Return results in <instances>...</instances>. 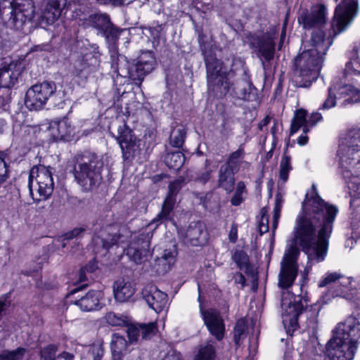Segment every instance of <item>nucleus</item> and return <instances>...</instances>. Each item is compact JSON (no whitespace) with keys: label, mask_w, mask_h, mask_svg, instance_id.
Returning <instances> with one entry per match:
<instances>
[{"label":"nucleus","mask_w":360,"mask_h":360,"mask_svg":"<svg viewBox=\"0 0 360 360\" xmlns=\"http://www.w3.org/2000/svg\"><path fill=\"white\" fill-rule=\"evenodd\" d=\"M312 189L315 193L303 205V213L297 219L294 238L281 262L278 285L283 290L290 288L297 276V245L307 255L310 266L323 262L328 252V240L338 209L324 201L318 195L314 185Z\"/></svg>","instance_id":"f257e3e1"},{"label":"nucleus","mask_w":360,"mask_h":360,"mask_svg":"<svg viewBox=\"0 0 360 360\" xmlns=\"http://www.w3.org/2000/svg\"><path fill=\"white\" fill-rule=\"evenodd\" d=\"M360 340V314L349 316L335 328L333 338L326 345L330 360H352Z\"/></svg>","instance_id":"f03ea898"},{"label":"nucleus","mask_w":360,"mask_h":360,"mask_svg":"<svg viewBox=\"0 0 360 360\" xmlns=\"http://www.w3.org/2000/svg\"><path fill=\"white\" fill-rule=\"evenodd\" d=\"M338 155L343 179L353 199L360 198V133L348 134L340 145Z\"/></svg>","instance_id":"7ed1b4c3"},{"label":"nucleus","mask_w":360,"mask_h":360,"mask_svg":"<svg viewBox=\"0 0 360 360\" xmlns=\"http://www.w3.org/2000/svg\"><path fill=\"white\" fill-rule=\"evenodd\" d=\"M195 30L198 32V42L207 68L208 90L217 96H225L231 86L226 70H224L222 62L212 55V44L209 41V37L200 32L198 27H196Z\"/></svg>","instance_id":"20e7f679"},{"label":"nucleus","mask_w":360,"mask_h":360,"mask_svg":"<svg viewBox=\"0 0 360 360\" xmlns=\"http://www.w3.org/2000/svg\"><path fill=\"white\" fill-rule=\"evenodd\" d=\"M101 170L102 162L95 153L84 152L75 157L72 174L83 191L98 188L102 180Z\"/></svg>","instance_id":"39448f33"},{"label":"nucleus","mask_w":360,"mask_h":360,"mask_svg":"<svg viewBox=\"0 0 360 360\" xmlns=\"http://www.w3.org/2000/svg\"><path fill=\"white\" fill-rule=\"evenodd\" d=\"M290 295L288 292H283L281 297V308L283 309V323L288 328V332L294 331L298 326V320L306 319V328L311 334H314L318 329V316L321 307L315 304L310 309H304L300 300L292 302L288 301L285 295Z\"/></svg>","instance_id":"423d86ee"},{"label":"nucleus","mask_w":360,"mask_h":360,"mask_svg":"<svg viewBox=\"0 0 360 360\" xmlns=\"http://www.w3.org/2000/svg\"><path fill=\"white\" fill-rule=\"evenodd\" d=\"M112 55L111 68L114 73L122 77H129L141 84L144 77L155 68V58L152 51H143L138 58L137 62L131 66L124 56Z\"/></svg>","instance_id":"0eeeda50"},{"label":"nucleus","mask_w":360,"mask_h":360,"mask_svg":"<svg viewBox=\"0 0 360 360\" xmlns=\"http://www.w3.org/2000/svg\"><path fill=\"white\" fill-rule=\"evenodd\" d=\"M323 58L316 50H304L295 59L292 84L295 87H309L319 77Z\"/></svg>","instance_id":"6e6552de"},{"label":"nucleus","mask_w":360,"mask_h":360,"mask_svg":"<svg viewBox=\"0 0 360 360\" xmlns=\"http://www.w3.org/2000/svg\"><path fill=\"white\" fill-rule=\"evenodd\" d=\"M304 28H311L310 43L316 55L323 58L333 43V39L347 30L349 24H303Z\"/></svg>","instance_id":"1a4fd4ad"},{"label":"nucleus","mask_w":360,"mask_h":360,"mask_svg":"<svg viewBox=\"0 0 360 360\" xmlns=\"http://www.w3.org/2000/svg\"><path fill=\"white\" fill-rule=\"evenodd\" d=\"M32 0H1L0 21L1 22H30L34 15Z\"/></svg>","instance_id":"9d476101"},{"label":"nucleus","mask_w":360,"mask_h":360,"mask_svg":"<svg viewBox=\"0 0 360 360\" xmlns=\"http://www.w3.org/2000/svg\"><path fill=\"white\" fill-rule=\"evenodd\" d=\"M28 187L35 201L45 200L53 193L54 183L50 167H40L31 170Z\"/></svg>","instance_id":"9b49d317"},{"label":"nucleus","mask_w":360,"mask_h":360,"mask_svg":"<svg viewBox=\"0 0 360 360\" xmlns=\"http://www.w3.org/2000/svg\"><path fill=\"white\" fill-rule=\"evenodd\" d=\"M56 94V86L54 82H44L36 84L27 91L25 105L30 110L35 111L42 109L49 99L56 105L53 99Z\"/></svg>","instance_id":"f8f14e48"},{"label":"nucleus","mask_w":360,"mask_h":360,"mask_svg":"<svg viewBox=\"0 0 360 360\" xmlns=\"http://www.w3.org/2000/svg\"><path fill=\"white\" fill-rule=\"evenodd\" d=\"M337 101H342V106L359 102L360 90L349 84H333L328 89L327 96L320 105L319 110H326L335 107Z\"/></svg>","instance_id":"ddd939ff"},{"label":"nucleus","mask_w":360,"mask_h":360,"mask_svg":"<svg viewBox=\"0 0 360 360\" xmlns=\"http://www.w3.org/2000/svg\"><path fill=\"white\" fill-rule=\"evenodd\" d=\"M185 184V179L181 176L169 183L168 193L162 203L161 211L153 219V223L158 225L172 219V212L176 201V195Z\"/></svg>","instance_id":"4468645a"},{"label":"nucleus","mask_w":360,"mask_h":360,"mask_svg":"<svg viewBox=\"0 0 360 360\" xmlns=\"http://www.w3.org/2000/svg\"><path fill=\"white\" fill-rule=\"evenodd\" d=\"M198 302H200V314L208 330L217 340H222L225 333V324L220 313L212 309L204 310L200 292Z\"/></svg>","instance_id":"2eb2a0df"},{"label":"nucleus","mask_w":360,"mask_h":360,"mask_svg":"<svg viewBox=\"0 0 360 360\" xmlns=\"http://www.w3.org/2000/svg\"><path fill=\"white\" fill-rule=\"evenodd\" d=\"M117 140L122 149V157L124 160H129L139 153L140 150L139 141L126 125L118 129Z\"/></svg>","instance_id":"dca6fc26"},{"label":"nucleus","mask_w":360,"mask_h":360,"mask_svg":"<svg viewBox=\"0 0 360 360\" xmlns=\"http://www.w3.org/2000/svg\"><path fill=\"white\" fill-rule=\"evenodd\" d=\"M141 295L148 307L157 313L162 311L167 305V295L152 283H148L143 288Z\"/></svg>","instance_id":"f3484780"},{"label":"nucleus","mask_w":360,"mask_h":360,"mask_svg":"<svg viewBox=\"0 0 360 360\" xmlns=\"http://www.w3.org/2000/svg\"><path fill=\"white\" fill-rule=\"evenodd\" d=\"M149 248V235L141 234L130 243L127 249V255L136 264H141L150 255Z\"/></svg>","instance_id":"a211bd4d"},{"label":"nucleus","mask_w":360,"mask_h":360,"mask_svg":"<svg viewBox=\"0 0 360 360\" xmlns=\"http://www.w3.org/2000/svg\"><path fill=\"white\" fill-rule=\"evenodd\" d=\"M185 243L193 246L205 244L207 240V233L203 223L198 221L190 224L185 231L181 233Z\"/></svg>","instance_id":"6ab92c4d"},{"label":"nucleus","mask_w":360,"mask_h":360,"mask_svg":"<svg viewBox=\"0 0 360 360\" xmlns=\"http://www.w3.org/2000/svg\"><path fill=\"white\" fill-rule=\"evenodd\" d=\"M338 0H335L338 1ZM358 0H342L336 6L334 18L337 22H351L358 13Z\"/></svg>","instance_id":"aec40b11"},{"label":"nucleus","mask_w":360,"mask_h":360,"mask_svg":"<svg viewBox=\"0 0 360 360\" xmlns=\"http://www.w3.org/2000/svg\"><path fill=\"white\" fill-rule=\"evenodd\" d=\"M272 34H264L261 37H252L250 44L252 47L257 49L261 56L266 60H271L274 56L275 42L274 35Z\"/></svg>","instance_id":"412c9836"},{"label":"nucleus","mask_w":360,"mask_h":360,"mask_svg":"<svg viewBox=\"0 0 360 360\" xmlns=\"http://www.w3.org/2000/svg\"><path fill=\"white\" fill-rule=\"evenodd\" d=\"M21 63H11L0 69V86L10 88L15 85L22 71Z\"/></svg>","instance_id":"4be33fe9"},{"label":"nucleus","mask_w":360,"mask_h":360,"mask_svg":"<svg viewBox=\"0 0 360 360\" xmlns=\"http://www.w3.org/2000/svg\"><path fill=\"white\" fill-rule=\"evenodd\" d=\"M48 131L54 141L68 140L72 131V127L68 120H53L49 123Z\"/></svg>","instance_id":"5701e85b"},{"label":"nucleus","mask_w":360,"mask_h":360,"mask_svg":"<svg viewBox=\"0 0 360 360\" xmlns=\"http://www.w3.org/2000/svg\"><path fill=\"white\" fill-rule=\"evenodd\" d=\"M110 349L111 360H123L127 352V342L126 339L117 333L113 334L110 342ZM126 360H138V358L133 355H129L126 357Z\"/></svg>","instance_id":"b1692460"},{"label":"nucleus","mask_w":360,"mask_h":360,"mask_svg":"<svg viewBox=\"0 0 360 360\" xmlns=\"http://www.w3.org/2000/svg\"><path fill=\"white\" fill-rule=\"evenodd\" d=\"M103 292L100 290H90L79 300L75 301L77 305L84 311H91L101 308V300Z\"/></svg>","instance_id":"393cba45"},{"label":"nucleus","mask_w":360,"mask_h":360,"mask_svg":"<svg viewBox=\"0 0 360 360\" xmlns=\"http://www.w3.org/2000/svg\"><path fill=\"white\" fill-rule=\"evenodd\" d=\"M236 173L237 171L221 165L217 173V187L222 188L226 193H231L234 189Z\"/></svg>","instance_id":"a878e982"},{"label":"nucleus","mask_w":360,"mask_h":360,"mask_svg":"<svg viewBox=\"0 0 360 360\" xmlns=\"http://www.w3.org/2000/svg\"><path fill=\"white\" fill-rule=\"evenodd\" d=\"M327 9L323 4L314 5L310 13L303 10L298 18V22H326Z\"/></svg>","instance_id":"bb28decb"},{"label":"nucleus","mask_w":360,"mask_h":360,"mask_svg":"<svg viewBox=\"0 0 360 360\" xmlns=\"http://www.w3.org/2000/svg\"><path fill=\"white\" fill-rule=\"evenodd\" d=\"M114 296L120 302L127 301L135 292L134 285L129 281L119 279L113 285Z\"/></svg>","instance_id":"cd10ccee"},{"label":"nucleus","mask_w":360,"mask_h":360,"mask_svg":"<svg viewBox=\"0 0 360 360\" xmlns=\"http://www.w3.org/2000/svg\"><path fill=\"white\" fill-rule=\"evenodd\" d=\"M66 5V0H48L41 16L46 22H54L61 15L62 9Z\"/></svg>","instance_id":"c85d7f7f"},{"label":"nucleus","mask_w":360,"mask_h":360,"mask_svg":"<svg viewBox=\"0 0 360 360\" xmlns=\"http://www.w3.org/2000/svg\"><path fill=\"white\" fill-rule=\"evenodd\" d=\"M360 75V58L358 49L354 47L350 53L349 60L346 63L343 71V77L347 80H352L353 77Z\"/></svg>","instance_id":"c756f323"},{"label":"nucleus","mask_w":360,"mask_h":360,"mask_svg":"<svg viewBox=\"0 0 360 360\" xmlns=\"http://www.w3.org/2000/svg\"><path fill=\"white\" fill-rule=\"evenodd\" d=\"M110 229V231L108 232V236L103 239V246L105 249L124 242L123 234L117 225L111 226Z\"/></svg>","instance_id":"7c9ffc66"},{"label":"nucleus","mask_w":360,"mask_h":360,"mask_svg":"<svg viewBox=\"0 0 360 360\" xmlns=\"http://www.w3.org/2000/svg\"><path fill=\"white\" fill-rule=\"evenodd\" d=\"M302 126L304 127V132L307 133L309 131L307 120V111L303 109H300L296 111L294 119L292 121L290 133L294 134L297 132Z\"/></svg>","instance_id":"2f4dec72"},{"label":"nucleus","mask_w":360,"mask_h":360,"mask_svg":"<svg viewBox=\"0 0 360 360\" xmlns=\"http://www.w3.org/2000/svg\"><path fill=\"white\" fill-rule=\"evenodd\" d=\"M186 134V132L184 126L175 127L170 133L169 144L172 147L181 148L185 141Z\"/></svg>","instance_id":"473e14b6"},{"label":"nucleus","mask_w":360,"mask_h":360,"mask_svg":"<svg viewBox=\"0 0 360 360\" xmlns=\"http://www.w3.org/2000/svg\"><path fill=\"white\" fill-rule=\"evenodd\" d=\"M245 152L243 148L240 146L238 150L231 153L226 161L222 165L228 166L229 168L238 172L244 158Z\"/></svg>","instance_id":"72a5a7b5"},{"label":"nucleus","mask_w":360,"mask_h":360,"mask_svg":"<svg viewBox=\"0 0 360 360\" xmlns=\"http://www.w3.org/2000/svg\"><path fill=\"white\" fill-rule=\"evenodd\" d=\"M167 167L174 169H179L185 162V157L180 151L169 153L165 158Z\"/></svg>","instance_id":"f704fd0d"},{"label":"nucleus","mask_w":360,"mask_h":360,"mask_svg":"<svg viewBox=\"0 0 360 360\" xmlns=\"http://www.w3.org/2000/svg\"><path fill=\"white\" fill-rule=\"evenodd\" d=\"M215 344L212 340H208L204 347H202L195 360H214Z\"/></svg>","instance_id":"c9c22d12"},{"label":"nucleus","mask_w":360,"mask_h":360,"mask_svg":"<svg viewBox=\"0 0 360 360\" xmlns=\"http://www.w3.org/2000/svg\"><path fill=\"white\" fill-rule=\"evenodd\" d=\"M291 158L284 153L280 162L279 179L285 183L288 179V173L292 170Z\"/></svg>","instance_id":"e433bc0d"},{"label":"nucleus","mask_w":360,"mask_h":360,"mask_svg":"<svg viewBox=\"0 0 360 360\" xmlns=\"http://www.w3.org/2000/svg\"><path fill=\"white\" fill-rule=\"evenodd\" d=\"M105 319L106 323L112 326H125L128 323L127 316L118 315L112 311L105 314Z\"/></svg>","instance_id":"4c0bfd02"},{"label":"nucleus","mask_w":360,"mask_h":360,"mask_svg":"<svg viewBox=\"0 0 360 360\" xmlns=\"http://www.w3.org/2000/svg\"><path fill=\"white\" fill-rule=\"evenodd\" d=\"M283 203V198L280 193H278L275 197V206L274 208V215L272 221V231L274 232L278 226L280 213Z\"/></svg>","instance_id":"58836bf2"},{"label":"nucleus","mask_w":360,"mask_h":360,"mask_svg":"<svg viewBox=\"0 0 360 360\" xmlns=\"http://www.w3.org/2000/svg\"><path fill=\"white\" fill-rule=\"evenodd\" d=\"M141 329V335L142 339L148 340L153 337L157 331L158 328L155 322H150L148 323L139 324Z\"/></svg>","instance_id":"ea45409f"},{"label":"nucleus","mask_w":360,"mask_h":360,"mask_svg":"<svg viewBox=\"0 0 360 360\" xmlns=\"http://www.w3.org/2000/svg\"><path fill=\"white\" fill-rule=\"evenodd\" d=\"M246 193L247 190L245 183L243 181L238 182L235 193L231 200V205L234 206L240 205L244 200L243 195Z\"/></svg>","instance_id":"a19ab883"},{"label":"nucleus","mask_w":360,"mask_h":360,"mask_svg":"<svg viewBox=\"0 0 360 360\" xmlns=\"http://www.w3.org/2000/svg\"><path fill=\"white\" fill-rule=\"evenodd\" d=\"M101 28L103 30L105 38L112 41L116 40L122 32L114 24H101Z\"/></svg>","instance_id":"79ce46f5"},{"label":"nucleus","mask_w":360,"mask_h":360,"mask_svg":"<svg viewBox=\"0 0 360 360\" xmlns=\"http://www.w3.org/2000/svg\"><path fill=\"white\" fill-rule=\"evenodd\" d=\"M247 326L245 320L239 319L234 328V341L236 345H239L242 339L245 337Z\"/></svg>","instance_id":"37998d69"},{"label":"nucleus","mask_w":360,"mask_h":360,"mask_svg":"<svg viewBox=\"0 0 360 360\" xmlns=\"http://www.w3.org/2000/svg\"><path fill=\"white\" fill-rule=\"evenodd\" d=\"M343 278L344 276L338 272L327 273L320 281L319 286L323 288L333 283H336L338 281Z\"/></svg>","instance_id":"c03bdc74"},{"label":"nucleus","mask_w":360,"mask_h":360,"mask_svg":"<svg viewBox=\"0 0 360 360\" xmlns=\"http://www.w3.org/2000/svg\"><path fill=\"white\" fill-rule=\"evenodd\" d=\"M57 346L49 345L41 349V360H56Z\"/></svg>","instance_id":"a18cd8bd"},{"label":"nucleus","mask_w":360,"mask_h":360,"mask_svg":"<svg viewBox=\"0 0 360 360\" xmlns=\"http://www.w3.org/2000/svg\"><path fill=\"white\" fill-rule=\"evenodd\" d=\"M232 259L240 269L245 267L248 262L247 254L240 250H236L233 253Z\"/></svg>","instance_id":"49530a36"},{"label":"nucleus","mask_w":360,"mask_h":360,"mask_svg":"<svg viewBox=\"0 0 360 360\" xmlns=\"http://www.w3.org/2000/svg\"><path fill=\"white\" fill-rule=\"evenodd\" d=\"M212 169L206 167L205 170L200 171L198 173L194 181L202 185L207 184L212 178Z\"/></svg>","instance_id":"de8ad7c7"},{"label":"nucleus","mask_w":360,"mask_h":360,"mask_svg":"<svg viewBox=\"0 0 360 360\" xmlns=\"http://www.w3.org/2000/svg\"><path fill=\"white\" fill-rule=\"evenodd\" d=\"M127 332L130 343L136 342L141 335V329L139 324L129 326Z\"/></svg>","instance_id":"09e8293b"},{"label":"nucleus","mask_w":360,"mask_h":360,"mask_svg":"<svg viewBox=\"0 0 360 360\" xmlns=\"http://www.w3.org/2000/svg\"><path fill=\"white\" fill-rule=\"evenodd\" d=\"M89 22H110V16L107 13L94 12L89 15Z\"/></svg>","instance_id":"8fccbe9b"},{"label":"nucleus","mask_w":360,"mask_h":360,"mask_svg":"<svg viewBox=\"0 0 360 360\" xmlns=\"http://www.w3.org/2000/svg\"><path fill=\"white\" fill-rule=\"evenodd\" d=\"M269 231V217L264 208L261 210V219L259 223V231L261 234L266 233Z\"/></svg>","instance_id":"3c124183"},{"label":"nucleus","mask_w":360,"mask_h":360,"mask_svg":"<svg viewBox=\"0 0 360 360\" xmlns=\"http://www.w3.org/2000/svg\"><path fill=\"white\" fill-rule=\"evenodd\" d=\"M103 348L101 345L94 344L91 346L89 354L93 360H101L103 356Z\"/></svg>","instance_id":"603ef678"},{"label":"nucleus","mask_w":360,"mask_h":360,"mask_svg":"<svg viewBox=\"0 0 360 360\" xmlns=\"http://www.w3.org/2000/svg\"><path fill=\"white\" fill-rule=\"evenodd\" d=\"M176 255V252L174 250H165L161 256V258L158 259V261L160 262H164V264H167L168 266H169L171 264L174 262Z\"/></svg>","instance_id":"864d4df0"},{"label":"nucleus","mask_w":360,"mask_h":360,"mask_svg":"<svg viewBox=\"0 0 360 360\" xmlns=\"http://www.w3.org/2000/svg\"><path fill=\"white\" fill-rule=\"evenodd\" d=\"M5 154L0 151V184L4 183L8 179L7 165L4 160Z\"/></svg>","instance_id":"5fc2aeb1"},{"label":"nucleus","mask_w":360,"mask_h":360,"mask_svg":"<svg viewBox=\"0 0 360 360\" xmlns=\"http://www.w3.org/2000/svg\"><path fill=\"white\" fill-rule=\"evenodd\" d=\"M86 231V227H76L63 236V240H69L80 237Z\"/></svg>","instance_id":"6e6d98bb"},{"label":"nucleus","mask_w":360,"mask_h":360,"mask_svg":"<svg viewBox=\"0 0 360 360\" xmlns=\"http://www.w3.org/2000/svg\"><path fill=\"white\" fill-rule=\"evenodd\" d=\"M25 349H18L4 355L0 356V360H22Z\"/></svg>","instance_id":"4d7b16f0"},{"label":"nucleus","mask_w":360,"mask_h":360,"mask_svg":"<svg viewBox=\"0 0 360 360\" xmlns=\"http://www.w3.org/2000/svg\"><path fill=\"white\" fill-rule=\"evenodd\" d=\"M11 301L8 295H4L0 297V320L3 317L6 310L10 307Z\"/></svg>","instance_id":"13d9d810"},{"label":"nucleus","mask_w":360,"mask_h":360,"mask_svg":"<svg viewBox=\"0 0 360 360\" xmlns=\"http://www.w3.org/2000/svg\"><path fill=\"white\" fill-rule=\"evenodd\" d=\"M86 60L87 58H81L75 61L74 67L75 69V74L77 75H79L82 71L85 70L88 68L89 64L86 63Z\"/></svg>","instance_id":"bf43d9fd"},{"label":"nucleus","mask_w":360,"mask_h":360,"mask_svg":"<svg viewBox=\"0 0 360 360\" xmlns=\"http://www.w3.org/2000/svg\"><path fill=\"white\" fill-rule=\"evenodd\" d=\"M95 269H96V266H94V264L87 265V266L82 268L79 273V281L80 282L86 281L88 279L86 274V272L92 273L95 271Z\"/></svg>","instance_id":"052dcab7"},{"label":"nucleus","mask_w":360,"mask_h":360,"mask_svg":"<svg viewBox=\"0 0 360 360\" xmlns=\"http://www.w3.org/2000/svg\"><path fill=\"white\" fill-rule=\"evenodd\" d=\"M351 228L356 237H360V215L352 219Z\"/></svg>","instance_id":"680f3d73"},{"label":"nucleus","mask_w":360,"mask_h":360,"mask_svg":"<svg viewBox=\"0 0 360 360\" xmlns=\"http://www.w3.org/2000/svg\"><path fill=\"white\" fill-rule=\"evenodd\" d=\"M323 117L320 112H316L311 114L309 117L307 119L308 127H312L316 125L319 122L322 120Z\"/></svg>","instance_id":"e2e57ef3"},{"label":"nucleus","mask_w":360,"mask_h":360,"mask_svg":"<svg viewBox=\"0 0 360 360\" xmlns=\"http://www.w3.org/2000/svg\"><path fill=\"white\" fill-rule=\"evenodd\" d=\"M238 238V227L236 224H233L231 225L229 234V238L230 242L234 243H236Z\"/></svg>","instance_id":"0e129e2a"},{"label":"nucleus","mask_w":360,"mask_h":360,"mask_svg":"<svg viewBox=\"0 0 360 360\" xmlns=\"http://www.w3.org/2000/svg\"><path fill=\"white\" fill-rule=\"evenodd\" d=\"M234 282L236 283H238L241 285V287L243 288L245 285V276L241 273H236L233 276Z\"/></svg>","instance_id":"69168bd1"},{"label":"nucleus","mask_w":360,"mask_h":360,"mask_svg":"<svg viewBox=\"0 0 360 360\" xmlns=\"http://www.w3.org/2000/svg\"><path fill=\"white\" fill-rule=\"evenodd\" d=\"M73 359L74 355L66 352L59 354L56 357V360H73Z\"/></svg>","instance_id":"338daca9"},{"label":"nucleus","mask_w":360,"mask_h":360,"mask_svg":"<svg viewBox=\"0 0 360 360\" xmlns=\"http://www.w3.org/2000/svg\"><path fill=\"white\" fill-rule=\"evenodd\" d=\"M103 4H111L113 6H121L124 4V0H96Z\"/></svg>","instance_id":"774afa93"}]
</instances>
